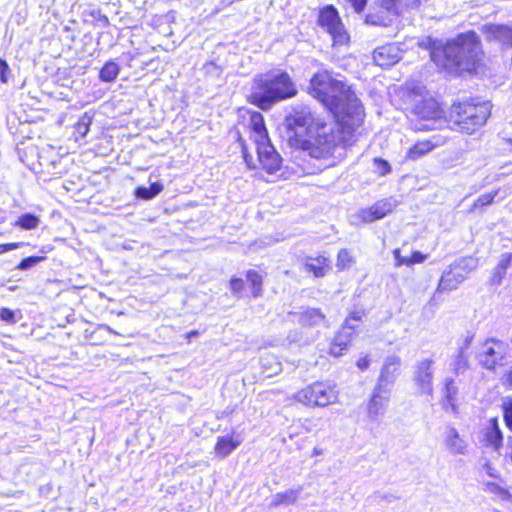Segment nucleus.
Wrapping results in <instances>:
<instances>
[{"label":"nucleus","mask_w":512,"mask_h":512,"mask_svg":"<svg viewBox=\"0 0 512 512\" xmlns=\"http://www.w3.org/2000/svg\"><path fill=\"white\" fill-rule=\"evenodd\" d=\"M309 94L321 102L337 119L344 133H352L364 121V108L350 87L334 79L328 71L315 73Z\"/></svg>","instance_id":"obj_1"},{"label":"nucleus","mask_w":512,"mask_h":512,"mask_svg":"<svg viewBox=\"0 0 512 512\" xmlns=\"http://www.w3.org/2000/svg\"><path fill=\"white\" fill-rule=\"evenodd\" d=\"M480 40L474 31L459 34L441 49L431 51V59L445 69L470 71L480 61Z\"/></svg>","instance_id":"obj_2"},{"label":"nucleus","mask_w":512,"mask_h":512,"mask_svg":"<svg viewBox=\"0 0 512 512\" xmlns=\"http://www.w3.org/2000/svg\"><path fill=\"white\" fill-rule=\"evenodd\" d=\"M297 88L287 72H268L259 75L249 96L252 103L263 110L275 103L294 97Z\"/></svg>","instance_id":"obj_3"},{"label":"nucleus","mask_w":512,"mask_h":512,"mask_svg":"<svg viewBox=\"0 0 512 512\" xmlns=\"http://www.w3.org/2000/svg\"><path fill=\"white\" fill-rule=\"evenodd\" d=\"M490 115L488 103L473 104L469 102L453 104L450 117L458 129L467 134L483 126Z\"/></svg>","instance_id":"obj_4"},{"label":"nucleus","mask_w":512,"mask_h":512,"mask_svg":"<svg viewBox=\"0 0 512 512\" xmlns=\"http://www.w3.org/2000/svg\"><path fill=\"white\" fill-rule=\"evenodd\" d=\"M297 147L308 151L316 159L326 158L334 153L336 148L335 136L330 126L325 123H316L312 133H309Z\"/></svg>","instance_id":"obj_5"},{"label":"nucleus","mask_w":512,"mask_h":512,"mask_svg":"<svg viewBox=\"0 0 512 512\" xmlns=\"http://www.w3.org/2000/svg\"><path fill=\"white\" fill-rule=\"evenodd\" d=\"M411 114V126L415 131L440 129L446 123L442 108L432 98L417 103Z\"/></svg>","instance_id":"obj_6"},{"label":"nucleus","mask_w":512,"mask_h":512,"mask_svg":"<svg viewBox=\"0 0 512 512\" xmlns=\"http://www.w3.org/2000/svg\"><path fill=\"white\" fill-rule=\"evenodd\" d=\"M287 136L292 146H298L302 139L316 127L314 117L306 106H296L285 118Z\"/></svg>","instance_id":"obj_7"},{"label":"nucleus","mask_w":512,"mask_h":512,"mask_svg":"<svg viewBox=\"0 0 512 512\" xmlns=\"http://www.w3.org/2000/svg\"><path fill=\"white\" fill-rule=\"evenodd\" d=\"M478 264V259L472 256L461 257L455 260L442 273L437 291L446 292L457 289L467 279L468 275L478 267Z\"/></svg>","instance_id":"obj_8"},{"label":"nucleus","mask_w":512,"mask_h":512,"mask_svg":"<svg viewBox=\"0 0 512 512\" xmlns=\"http://www.w3.org/2000/svg\"><path fill=\"white\" fill-rule=\"evenodd\" d=\"M295 398L298 402L307 406L325 407L338 400V392L329 383L314 382L298 391Z\"/></svg>","instance_id":"obj_9"},{"label":"nucleus","mask_w":512,"mask_h":512,"mask_svg":"<svg viewBox=\"0 0 512 512\" xmlns=\"http://www.w3.org/2000/svg\"><path fill=\"white\" fill-rule=\"evenodd\" d=\"M509 346L502 340L495 338L486 339L476 353L478 363L489 371H495L506 363Z\"/></svg>","instance_id":"obj_10"},{"label":"nucleus","mask_w":512,"mask_h":512,"mask_svg":"<svg viewBox=\"0 0 512 512\" xmlns=\"http://www.w3.org/2000/svg\"><path fill=\"white\" fill-rule=\"evenodd\" d=\"M318 24L326 30L333 40V45H344L349 41L344 26L341 22L337 9L332 5H327L320 10Z\"/></svg>","instance_id":"obj_11"},{"label":"nucleus","mask_w":512,"mask_h":512,"mask_svg":"<svg viewBox=\"0 0 512 512\" xmlns=\"http://www.w3.org/2000/svg\"><path fill=\"white\" fill-rule=\"evenodd\" d=\"M434 360L424 358L418 360L413 367V381L418 393L429 397L433 396Z\"/></svg>","instance_id":"obj_12"},{"label":"nucleus","mask_w":512,"mask_h":512,"mask_svg":"<svg viewBox=\"0 0 512 512\" xmlns=\"http://www.w3.org/2000/svg\"><path fill=\"white\" fill-rule=\"evenodd\" d=\"M397 206V201L393 198H385L375 202L368 208L360 209L355 215V224L372 223L384 218L391 213Z\"/></svg>","instance_id":"obj_13"},{"label":"nucleus","mask_w":512,"mask_h":512,"mask_svg":"<svg viewBox=\"0 0 512 512\" xmlns=\"http://www.w3.org/2000/svg\"><path fill=\"white\" fill-rule=\"evenodd\" d=\"M254 143L256 145L260 166L269 174H273L278 171L280 169L282 159L272 145L270 138Z\"/></svg>","instance_id":"obj_14"},{"label":"nucleus","mask_w":512,"mask_h":512,"mask_svg":"<svg viewBox=\"0 0 512 512\" xmlns=\"http://www.w3.org/2000/svg\"><path fill=\"white\" fill-rule=\"evenodd\" d=\"M400 366L401 358L397 355H390L385 359L376 384L378 389L382 387L391 391V388L399 374Z\"/></svg>","instance_id":"obj_15"},{"label":"nucleus","mask_w":512,"mask_h":512,"mask_svg":"<svg viewBox=\"0 0 512 512\" xmlns=\"http://www.w3.org/2000/svg\"><path fill=\"white\" fill-rule=\"evenodd\" d=\"M290 314L297 317L302 327L317 328L329 326L325 314L319 308L301 307L299 311L291 312Z\"/></svg>","instance_id":"obj_16"},{"label":"nucleus","mask_w":512,"mask_h":512,"mask_svg":"<svg viewBox=\"0 0 512 512\" xmlns=\"http://www.w3.org/2000/svg\"><path fill=\"white\" fill-rule=\"evenodd\" d=\"M390 390L375 386L371 399L368 403V416L373 421H379L384 413L389 400Z\"/></svg>","instance_id":"obj_17"},{"label":"nucleus","mask_w":512,"mask_h":512,"mask_svg":"<svg viewBox=\"0 0 512 512\" xmlns=\"http://www.w3.org/2000/svg\"><path fill=\"white\" fill-rule=\"evenodd\" d=\"M443 443L447 451L452 455H465L467 453V441L460 436L457 429L453 426L445 428Z\"/></svg>","instance_id":"obj_18"},{"label":"nucleus","mask_w":512,"mask_h":512,"mask_svg":"<svg viewBox=\"0 0 512 512\" xmlns=\"http://www.w3.org/2000/svg\"><path fill=\"white\" fill-rule=\"evenodd\" d=\"M400 50L394 44H387L376 48L373 52V60L380 67H389L400 60Z\"/></svg>","instance_id":"obj_19"},{"label":"nucleus","mask_w":512,"mask_h":512,"mask_svg":"<svg viewBox=\"0 0 512 512\" xmlns=\"http://www.w3.org/2000/svg\"><path fill=\"white\" fill-rule=\"evenodd\" d=\"M243 441V438L233 431L232 434L218 437L215 453L220 458L229 456Z\"/></svg>","instance_id":"obj_20"},{"label":"nucleus","mask_w":512,"mask_h":512,"mask_svg":"<svg viewBox=\"0 0 512 512\" xmlns=\"http://www.w3.org/2000/svg\"><path fill=\"white\" fill-rule=\"evenodd\" d=\"M353 332L354 331L346 328V326H343L331 341L329 354L335 357L341 356L343 351L347 350L348 345L352 340Z\"/></svg>","instance_id":"obj_21"},{"label":"nucleus","mask_w":512,"mask_h":512,"mask_svg":"<svg viewBox=\"0 0 512 512\" xmlns=\"http://www.w3.org/2000/svg\"><path fill=\"white\" fill-rule=\"evenodd\" d=\"M487 37L498 41L504 47L512 48V27L506 25H492L487 29Z\"/></svg>","instance_id":"obj_22"},{"label":"nucleus","mask_w":512,"mask_h":512,"mask_svg":"<svg viewBox=\"0 0 512 512\" xmlns=\"http://www.w3.org/2000/svg\"><path fill=\"white\" fill-rule=\"evenodd\" d=\"M249 127L251 129V137L254 142L263 141L264 139L269 138L264 118L261 113H251Z\"/></svg>","instance_id":"obj_23"},{"label":"nucleus","mask_w":512,"mask_h":512,"mask_svg":"<svg viewBox=\"0 0 512 512\" xmlns=\"http://www.w3.org/2000/svg\"><path fill=\"white\" fill-rule=\"evenodd\" d=\"M304 267L305 271L313 273L315 277H323L330 269L329 260L323 255L307 257Z\"/></svg>","instance_id":"obj_24"},{"label":"nucleus","mask_w":512,"mask_h":512,"mask_svg":"<svg viewBox=\"0 0 512 512\" xmlns=\"http://www.w3.org/2000/svg\"><path fill=\"white\" fill-rule=\"evenodd\" d=\"M302 490L303 486L299 485L296 488H291L283 492H278L273 495L271 505L276 507L280 505L294 504L298 500Z\"/></svg>","instance_id":"obj_25"},{"label":"nucleus","mask_w":512,"mask_h":512,"mask_svg":"<svg viewBox=\"0 0 512 512\" xmlns=\"http://www.w3.org/2000/svg\"><path fill=\"white\" fill-rule=\"evenodd\" d=\"M468 345L469 340H466L465 344L462 347H460L457 353L453 356L452 361L450 363L453 372L457 375L463 374L469 368L468 355L466 353Z\"/></svg>","instance_id":"obj_26"},{"label":"nucleus","mask_w":512,"mask_h":512,"mask_svg":"<svg viewBox=\"0 0 512 512\" xmlns=\"http://www.w3.org/2000/svg\"><path fill=\"white\" fill-rule=\"evenodd\" d=\"M420 0H381V7L387 12L401 14L404 10L418 7Z\"/></svg>","instance_id":"obj_27"},{"label":"nucleus","mask_w":512,"mask_h":512,"mask_svg":"<svg viewBox=\"0 0 512 512\" xmlns=\"http://www.w3.org/2000/svg\"><path fill=\"white\" fill-rule=\"evenodd\" d=\"M437 145L430 140L417 141L407 152V158L410 160H417L430 151H432Z\"/></svg>","instance_id":"obj_28"},{"label":"nucleus","mask_w":512,"mask_h":512,"mask_svg":"<svg viewBox=\"0 0 512 512\" xmlns=\"http://www.w3.org/2000/svg\"><path fill=\"white\" fill-rule=\"evenodd\" d=\"M512 263V253L502 255L498 265L495 267L492 282L493 284H500L502 279L507 273L508 268Z\"/></svg>","instance_id":"obj_29"},{"label":"nucleus","mask_w":512,"mask_h":512,"mask_svg":"<svg viewBox=\"0 0 512 512\" xmlns=\"http://www.w3.org/2000/svg\"><path fill=\"white\" fill-rule=\"evenodd\" d=\"M163 184L161 182H153L149 187L139 186L135 190V195L139 199L151 200L160 194L163 190Z\"/></svg>","instance_id":"obj_30"},{"label":"nucleus","mask_w":512,"mask_h":512,"mask_svg":"<svg viewBox=\"0 0 512 512\" xmlns=\"http://www.w3.org/2000/svg\"><path fill=\"white\" fill-rule=\"evenodd\" d=\"M443 393L447 405L455 410V400L458 394V387L455 385L454 379L447 377L444 381Z\"/></svg>","instance_id":"obj_31"},{"label":"nucleus","mask_w":512,"mask_h":512,"mask_svg":"<svg viewBox=\"0 0 512 512\" xmlns=\"http://www.w3.org/2000/svg\"><path fill=\"white\" fill-rule=\"evenodd\" d=\"M119 71L120 68L116 62L108 61L100 70L99 77L103 82H113L117 78Z\"/></svg>","instance_id":"obj_32"},{"label":"nucleus","mask_w":512,"mask_h":512,"mask_svg":"<svg viewBox=\"0 0 512 512\" xmlns=\"http://www.w3.org/2000/svg\"><path fill=\"white\" fill-rule=\"evenodd\" d=\"M502 433L497 425L496 419L491 420V426L486 433L487 442L496 450L502 445Z\"/></svg>","instance_id":"obj_33"},{"label":"nucleus","mask_w":512,"mask_h":512,"mask_svg":"<svg viewBox=\"0 0 512 512\" xmlns=\"http://www.w3.org/2000/svg\"><path fill=\"white\" fill-rule=\"evenodd\" d=\"M246 278L251 284L253 297H259L262 293V276L256 270L251 269L247 271Z\"/></svg>","instance_id":"obj_34"},{"label":"nucleus","mask_w":512,"mask_h":512,"mask_svg":"<svg viewBox=\"0 0 512 512\" xmlns=\"http://www.w3.org/2000/svg\"><path fill=\"white\" fill-rule=\"evenodd\" d=\"M497 194L498 190L480 195L468 209V213H473L478 208H483L492 204Z\"/></svg>","instance_id":"obj_35"},{"label":"nucleus","mask_w":512,"mask_h":512,"mask_svg":"<svg viewBox=\"0 0 512 512\" xmlns=\"http://www.w3.org/2000/svg\"><path fill=\"white\" fill-rule=\"evenodd\" d=\"M40 223L39 217L31 213L22 214L16 221L15 225L25 230L35 229Z\"/></svg>","instance_id":"obj_36"},{"label":"nucleus","mask_w":512,"mask_h":512,"mask_svg":"<svg viewBox=\"0 0 512 512\" xmlns=\"http://www.w3.org/2000/svg\"><path fill=\"white\" fill-rule=\"evenodd\" d=\"M354 262L351 252L348 249H341L337 255L336 266L340 270L349 268Z\"/></svg>","instance_id":"obj_37"},{"label":"nucleus","mask_w":512,"mask_h":512,"mask_svg":"<svg viewBox=\"0 0 512 512\" xmlns=\"http://www.w3.org/2000/svg\"><path fill=\"white\" fill-rule=\"evenodd\" d=\"M484 485H485L484 490L486 492L498 495L502 499H507L510 496L507 489L501 487L499 484H497L495 482H487Z\"/></svg>","instance_id":"obj_38"},{"label":"nucleus","mask_w":512,"mask_h":512,"mask_svg":"<svg viewBox=\"0 0 512 512\" xmlns=\"http://www.w3.org/2000/svg\"><path fill=\"white\" fill-rule=\"evenodd\" d=\"M45 258L42 256H29L20 261V263L17 265V269L19 270H28L34 266H36L38 263L43 261Z\"/></svg>","instance_id":"obj_39"},{"label":"nucleus","mask_w":512,"mask_h":512,"mask_svg":"<svg viewBox=\"0 0 512 512\" xmlns=\"http://www.w3.org/2000/svg\"><path fill=\"white\" fill-rule=\"evenodd\" d=\"M90 124L91 117H89L87 114H84L76 124L77 133L80 134L82 137H85L89 132Z\"/></svg>","instance_id":"obj_40"},{"label":"nucleus","mask_w":512,"mask_h":512,"mask_svg":"<svg viewBox=\"0 0 512 512\" xmlns=\"http://www.w3.org/2000/svg\"><path fill=\"white\" fill-rule=\"evenodd\" d=\"M287 341L292 344V343H295V344H298V345H305L307 344L309 341L304 339L303 338V334L300 330H292L289 332V334L287 335Z\"/></svg>","instance_id":"obj_41"},{"label":"nucleus","mask_w":512,"mask_h":512,"mask_svg":"<svg viewBox=\"0 0 512 512\" xmlns=\"http://www.w3.org/2000/svg\"><path fill=\"white\" fill-rule=\"evenodd\" d=\"M364 315L363 311H353L349 314V317L346 319L344 326L348 328L349 330L354 331L356 328V325L353 322L361 321L362 317Z\"/></svg>","instance_id":"obj_42"},{"label":"nucleus","mask_w":512,"mask_h":512,"mask_svg":"<svg viewBox=\"0 0 512 512\" xmlns=\"http://www.w3.org/2000/svg\"><path fill=\"white\" fill-rule=\"evenodd\" d=\"M0 319L9 324H15L18 321L15 312L5 307L0 309Z\"/></svg>","instance_id":"obj_43"},{"label":"nucleus","mask_w":512,"mask_h":512,"mask_svg":"<svg viewBox=\"0 0 512 512\" xmlns=\"http://www.w3.org/2000/svg\"><path fill=\"white\" fill-rule=\"evenodd\" d=\"M230 289L233 294H240L244 289V281L241 278L232 277L230 280Z\"/></svg>","instance_id":"obj_44"},{"label":"nucleus","mask_w":512,"mask_h":512,"mask_svg":"<svg viewBox=\"0 0 512 512\" xmlns=\"http://www.w3.org/2000/svg\"><path fill=\"white\" fill-rule=\"evenodd\" d=\"M10 72V67L6 60L0 58V81L2 83L8 82V73Z\"/></svg>","instance_id":"obj_45"},{"label":"nucleus","mask_w":512,"mask_h":512,"mask_svg":"<svg viewBox=\"0 0 512 512\" xmlns=\"http://www.w3.org/2000/svg\"><path fill=\"white\" fill-rule=\"evenodd\" d=\"M504 421L509 430L512 431V401L504 406Z\"/></svg>","instance_id":"obj_46"},{"label":"nucleus","mask_w":512,"mask_h":512,"mask_svg":"<svg viewBox=\"0 0 512 512\" xmlns=\"http://www.w3.org/2000/svg\"><path fill=\"white\" fill-rule=\"evenodd\" d=\"M394 259H395V266L399 267L402 265L409 266V258L404 257L400 253V249H395L393 251Z\"/></svg>","instance_id":"obj_47"},{"label":"nucleus","mask_w":512,"mask_h":512,"mask_svg":"<svg viewBox=\"0 0 512 512\" xmlns=\"http://www.w3.org/2000/svg\"><path fill=\"white\" fill-rule=\"evenodd\" d=\"M408 258H409V266H411L416 263H423L426 260L427 256L422 254L419 251H414L412 253V255Z\"/></svg>","instance_id":"obj_48"},{"label":"nucleus","mask_w":512,"mask_h":512,"mask_svg":"<svg viewBox=\"0 0 512 512\" xmlns=\"http://www.w3.org/2000/svg\"><path fill=\"white\" fill-rule=\"evenodd\" d=\"M375 164L381 175H385L390 171V165L383 159H375Z\"/></svg>","instance_id":"obj_49"},{"label":"nucleus","mask_w":512,"mask_h":512,"mask_svg":"<svg viewBox=\"0 0 512 512\" xmlns=\"http://www.w3.org/2000/svg\"><path fill=\"white\" fill-rule=\"evenodd\" d=\"M347 3H349L355 12L360 13L364 10L367 0H345Z\"/></svg>","instance_id":"obj_50"},{"label":"nucleus","mask_w":512,"mask_h":512,"mask_svg":"<svg viewBox=\"0 0 512 512\" xmlns=\"http://www.w3.org/2000/svg\"><path fill=\"white\" fill-rule=\"evenodd\" d=\"M366 22L372 25H386L385 20L383 18L371 13L366 16Z\"/></svg>","instance_id":"obj_51"},{"label":"nucleus","mask_w":512,"mask_h":512,"mask_svg":"<svg viewBox=\"0 0 512 512\" xmlns=\"http://www.w3.org/2000/svg\"><path fill=\"white\" fill-rule=\"evenodd\" d=\"M19 246H20V243L0 244V254L17 249Z\"/></svg>","instance_id":"obj_52"},{"label":"nucleus","mask_w":512,"mask_h":512,"mask_svg":"<svg viewBox=\"0 0 512 512\" xmlns=\"http://www.w3.org/2000/svg\"><path fill=\"white\" fill-rule=\"evenodd\" d=\"M369 365H370V360H369L368 356H364L357 361V367L362 371L368 369Z\"/></svg>","instance_id":"obj_53"},{"label":"nucleus","mask_w":512,"mask_h":512,"mask_svg":"<svg viewBox=\"0 0 512 512\" xmlns=\"http://www.w3.org/2000/svg\"><path fill=\"white\" fill-rule=\"evenodd\" d=\"M503 383L509 387H512V366L503 375Z\"/></svg>","instance_id":"obj_54"},{"label":"nucleus","mask_w":512,"mask_h":512,"mask_svg":"<svg viewBox=\"0 0 512 512\" xmlns=\"http://www.w3.org/2000/svg\"><path fill=\"white\" fill-rule=\"evenodd\" d=\"M485 470L487 472V474L493 478H496L497 477V473H496V470L489 464V463H486L485 464Z\"/></svg>","instance_id":"obj_55"},{"label":"nucleus","mask_w":512,"mask_h":512,"mask_svg":"<svg viewBox=\"0 0 512 512\" xmlns=\"http://www.w3.org/2000/svg\"><path fill=\"white\" fill-rule=\"evenodd\" d=\"M198 335V331L196 330H193V331H190L186 334V337L188 340H190L192 337H196Z\"/></svg>","instance_id":"obj_56"},{"label":"nucleus","mask_w":512,"mask_h":512,"mask_svg":"<svg viewBox=\"0 0 512 512\" xmlns=\"http://www.w3.org/2000/svg\"><path fill=\"white\" fill-rule=\"evenodd\" d=\"M381 498H382V499H387L389 502H391V501H392V499H395V497H394V496H392V495H391V496H389V497H388V496H386V495H384V496H381Z\"/></svg>","instance_id":"obj_57"},{"label":"nucleus","mask_w":512,"mask_h":512,"mask_svg":"<svg viewBox=\"0 0 512 512\" xmlns=\"http://www.w3.org/2000/svg\"><path fill=\"white\" fill-rule=\"evenodd\" d=\"M104 328H105L108 332L116 334V332H115L111 327H109V326L105 325V326H104Z\"/></svg>","instance_id":"obj_58"},{"label":"nucleus","mask_w":512,"mask_h":512,"mask_svg":"<svg viewBox=\"0 0 512 512\" xmlns=\"http://www.w3.org/2000/svg\"><path fill=\"white\" fill-rule=\"evenodd\" d=\"M244 159H245L246 163L249 165L248 156L246 154H244Z\"/></svg>","instance_id":"obj_59"}]
</instances>
